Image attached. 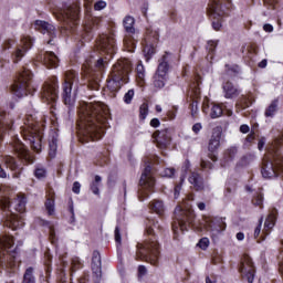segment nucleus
I'll return each mask as SVG.
<instances>
[{
	"label": "nucleus",
	"mask_w": 283,
	"mask_h": 283,
	"mask_svg": "<svg viewBox=\"0 0 283 283\" xmlns=\"http://www.w3.org/2000/svg\"><path fill=\"white\" fill-rule=\"evenodd\" d=\"M77 136L80 142L101 140L109 127V108L101 102H81L78 109Z\"/></svg>",
	"instance_id": "nucleus-1"
},
{
	"label": "nucleus",
	"mask_w": 283,
	"mask_h": 283,
	"mask_svg": "<svg viewBox=\"0 0 283 283\" xmlns=\"http://www.w3.org/2000/svg\"><path fill=\"white\" fill-rule=\"evenodd\" d=\"M154 229H160V224L154 219H147L146 221V232L149 238L144 241V243H137L136 260H145L149 262L153 266H158V260H160V244Z\"/></svg>",
	"instance_id": "nucleus-2"
},
{
	"label": "nucleus",
	"mask_w": 283,
	"mask_h": 283,
	"mask_svg": "<svg viewBox=\"0 0 283 283\" xmlns=\"http://www.w3.org/2000/svg\"><path fill=\"white\" fill-rule=\"evenodd\" d=\"M99 50L101 52H104V54H107V56L109 57H105V60L99 59L96 61L95 63V67L96 70H98V72L93 73L91 71H88V75H87V87L88 90H94V91H98L101 87V76H103V69L107 66V61H109V59H112V56H114L116 54V38H114V34H103L99 36Z\"/></svg>",
	"instance_id": "nucleus-3"
},
{
	"label": "nucleus",
	"mask_w": 283,
	"mask_h": 283,
	"mask_svg": "<svg viewBox=\"0 0 283 283\" xmlns=\"http://www.w3.org/2000/svg\"><path fill=\"white\" fill-rule=\"evenodd\" d=\"M283 171V134L276 139L270 153L263 158L261 174L263 178H277Z\"/></svg>",
	"instance_id": "nucleus-4"
},
{
	"label": "nucleus",
	"mask_w": 283,
	"mask_h": 283,
	"mask_svg": "<svg viewBox=\"0 0 283 283\" xmlns=\"http://www.w3.org/2000/svg\"><path fill=\"white\" fill-rule=\"evenodd\" d=\"M43 127H45L43 117L41 119H36L34 116L28 115L24 126H21L20 128L24 140H29L31 149L38 154L43 147Z\"/></svg>",
	"instance_id": "nucleus-5"
},
{
	"label": "nucleus",
	"mask_w": 283,
	"mask_h": 283,
	"mask_svg": "<svg viewBox=\"0 0 283 283\" xmlns=\"http://www.w3.org/2000/svg\"><path fill=\"white\" fill-rule=\"evenodd\" d=\"M12 207L18 213H23L25 211V197L18 196L13 201H10L9 198H2L0 201V208L2 211H9L10 213L6 214L4 226L12 231H17V229H21L23 227V218L14 212H12Z\"/></svg>",
	"instance_id": "nucleus-6"
},
{
	"label": "nucleus",
	"mask_w": 283,
	"mask_h": 283,
	"mask_svg": "<svg viewBox=\"0 0 283 283\" xmlns=\"http://www.w3.org/2000/svg\"><path fill=\"white\" fill-rule=\"evenodd\" d=\"M132 62L127 59L119 60L114 66L107 80L109 92H118L126 83H129V73L132 72Z\"/></svg>",
	"instance_id": "nucleus-7"
},
{
	"label": "nucleus",
	"mask_w": 283,
	"mask_h": 283,
	"mask_svg": "<svg viewBox=\"0 0 283 283\" xmlns=\"http://www.w3.org/2000/svg\"><path fill=\"white\" fill-rule=\"evenodd\" d=\"M17 248H14V237L3 235L0 238V266L2 269H17Z\"/></svg>",
	"instance_id": "nucleus-8"
},
{
	"label": "nucleus",
	"mask_w": 283,
	"mask_h": 283,
	"mask_svg": "<svg viewBox=\"0 0 283 283\" xmlns=\"http://www.w3.org/2000/svg\"><path fill=\"white\" fill-rule=\"evenodd\" d=\"M175 221L172 222V231L178 233V229L180 231H187V222L188 224H193V220H196V213L191 209H182V207L177 206L175 208Z\"/></svg>",
	"instance_id": "nucleus-9"
},
{
	"label": "nucleus",
	"mask_w": 283,
	"mask_h": 283,
	"mask_svg": "<svg viewBox=\"0 0 283 283\" xmlns=\"http://www.w3.org/2000/svg\"><path fill=\"white\" fill-rule=\"evenodd\" d=\"M30 81H32V71L28 69H23L19 75L18 80L11 86V92L18 98H23V96H28L30 94Z\"/></svg>",
	"instance_id": "nucleus-10"
},
{
	"label": "nucleus",
	"mask_w": 283,
	"mask_h": 283,
	"mask_svg": "<svg viewBox=\"0 0 283 283\" xmlns=\"http://www.w3.org/2000/svg\"><path fill=\"white\" fill-rule=\"evenodd\" d=\"M72 87H78V72L69 70L64 74V84L62 98L65 105H73L74 98H72Z\"/></svg>",
	"instance_id": "nucleus-11"
},
{
	"label": "nucleus",
	"mask_w": 283,
	"mask_h": 283,
	"mask_svg": "<svg viewBox=\"0 0 283 283\" xmlns=\"http://www.w3.org/2000/svg\"><path fill=\"white\" fill-rule=\"evenodd\" d=\"M134 17L127 15L124 18V28L126 30V35L124 38V48L126 52H134L136 50V43L138 41V34H136V29L134 28Z\"/></svg>",
	"instance_id": "nucleus-12"
},
{
	"label": "nucleus",
	"mask_w": 283,
	"mask_h": 283,
	"mask_svg": "<svg viewBox=\"0 0 283 283\" xmlns=\"http://www.w3.org/2000/svg\"><path fill=\"white\" fill-rule=\"evenodd\" d=\"M42 101L55 107L56 101H59V80L56 77L44 82L41 91Z\"/></svg>",
	"instance_id": "nucleus-13"
},
{
	"label": "nucleus",
	"mask_w": 283,
	"mask_h": 283,
	"mask_svg": "<svg viewBox=\"0 0 283 283\" xmlns=\"http://www.w3.org/2000/svg\"><path fill=\"white\" fill-rule=\"evenodd\" d=\"M156 186V179L151 172V165L145 167L142 177L139 179V191L142 196H149V191H154Z\"/></svg>",
	"instance_id": "nucleus-14"
},
{
	"label": "nucleus",
	"mask_w": 283,
	"mask_h": 283,
	"mask_svg": "<svg viewBox=\"0 0 283 283\" xmlns=\"http://www.w3.org/2000/svg\"><path fill=\"white\" fill-rule=\"evenodd\" d=\"M11 149L14 151V154L18 156L24 165H32L34 164V156L30 154V150L23 143H21V139L18 137L13 138V142L11 143Z\"/></svg>",
	"instance_id": "nucleus-15"
},
{
	"label": "nucleus",
	"mask_w": 283,
	"mask_h": 283,
	"mask_svg": "<svg viewBox=\"0 0 283 283\" xmlns=\"http://www.w3.org/2000/svg\"><path fill=\"white\" fill-rule=\"evenodd\" d=\"M242 280L248 283H253L255 279V265H253V260L248 254H244L241 259V264L239 268Z\"/></svg>",
	"instance_id": "nucleus-16"
},
{
	"label": "nucleus",
	"mask_w": 283,
	"mask_h": 283,
	"mask_svg": "<svg viewBox=\"0 0 283 283\" xmlns=\"http://www.w3.org/2000/svg\"><path fill=\"white\" fill-rule=\"evenodd\" d=\"M78 14H81V7L78 3L64 7L61 12L62 20L65 23H71L70 28H72V25H76V21H78Z\"/></svg>",
	"instance_id": "nucleus-17"
},
{
	"label": "nucleus",
	"mask_w": 283,
	"mask_h": 283,
	"mask_svg": "<svg viewBox=\"0 0 283 283\" xmlns=\"http://www.w3.org/2000/svg\"><path fill=\"white\" fill-rule=\"evenodd\" d=\"M36 63H42L49 70L59 67V57L52 51H40L35 56Z\"/></svg>",
	"instance_id": "nucleus-18"
},
{
	"label": "nucleus",
	"mask_w": 283,
	"mask_h": 283,
	"mask_svg": "<svg viewBox=\"0 0 283 283\" xmlns=\"http://www.w3.org/2000/svg\"><path fill=\"white\" fill-rule=\"evenodd\" d=\"M203 227L207 231H211V233H221V231L227 229V223L222 218L203 217Z\"/></svg>",
	"instance_id": "nucleus-19"
},
{
	"label": "nucleus",
	"mask_w": 283,
	"mask_h": 283,
	"mask_svg": "<svg viewBox=\"0 0 283 283\" xmlns=\"http://www.w3.org/2000/svg\"><path fill=\"white\" fill-rule=\"evenodd\" d=\"M153 138L159 149H167L171 145V132L168 128L155 132Z\"/></svg>",
	"instance_id": "nucleus-20"
},
{
	"label": "nucleus",
	"mask_w": 283,
	"mask_h": 283,
	"mask_svg": "<svg viewBox=\"0 0 283 283\" xmlns=\"http://www.w3.org/2000/svg\"><path fill=\"white\" fill-rule=\"evenodd\" d=\"M32 48V39L28 36H23L21 39L20 44L17 46L15 51L12 54L13 63H18L25 56V52H28Z\"/></svg>",
	"instance_id": "nucleus-21"
},
{
	"label": "nucleus",
	"mask_w": 283,
	"mask_h": 283,
	"mask_svg": "<svg viewBox=\"0 0 283 283\" xmlns=\"http://www.w3.org/2000/svg\"><path fill=\"white\" fill-rule=\"evenodd\" d=\"M2 158L8 169L13 172L12 178H21V174H23V166L19 165L17 159L10 155H6Z\"/></svg>",
	"instance_id": "nucleus-22"
},
{
	"label": "nucleus",
	"mask_w": 283,
	"mask_h": 283,
	"mask_svg": "<svg viewBox=\"0 0 283 283\" xmlns=\"http://www.w3.org/2000/svg\"><path fill=\"white\" fill-rule=\"evenodd\" d=\"M35 28L42 34H49V36H51V39L48 41V44L52 45V39H54V36H56V33H55L56 28H54V25H52L43 20H36Z\"/></svg>",
	"instance_id": "nucleus-23"
},
{
	"label": "nucleus",
	"mask_w": 283,
	"mask_h": 283,
	"mask_svg": "<svg viewBox=\"0 0 283 283\" xmlns=\"http://www.w3.org/2000/svg\"><path fill=\"white\" fill-rule=\"evenodd\" d=\"M171 70V53L165 52V54L159 59V64L156 71V74L167 76Z\"/></svg>",
	"instance_id": "nucleus-24"
},
{
	"label": "nucleus",
	"mask_w": 283,
	"mask_h": 283,
	"mask_svg": "<svg viewBox=\"0 0 283 283\" xmlns=\"http://www.w3.org/2000/svg\"><path fill=\"white\" fill-rule=\"evenodd\" d=\"M229 1L230 0H226ZM208 13L212 19H222L227 12H224V9H222V0H212V2L209 4Z\"/></svg>",
	"instance_id": "nucleus-25"
},
{
	"label": "nucleus",
	"mask_w": 283,
	"mask_h": 283,
	"mask_svg": "<svg viewBox=\"0 0 283 283\" xmlns=\"http://www.w3.org/2000/svg\"><path fill=\"white\" fill-rule=\"evenodd\" d=\"M200 81H198L197 77V86L195 85L192 90L190 91V111H191V116H196L198 114V98H200Z\"/></svg>",
	"instance_id": "nucleus-26"
},
{
	"label": "nucleus",
	"mask_w": 283,
	"mask_h": 283,
	"mask_svg": "<svg viewBox=\"0 0 283 283\" xmlns=\"http://www.w3.org/2000/svg\"><path fill=\"white\" fill-rule=\"evenodd\" d=\"M91 269L93 271L95 282H98L101 280V275H103V272L101 270V252L99 251L93 252Z\"/></svg>",
	"instance_id": "nucleus-27"
},
{
	"label": "nucleus",
	"mask_w": 283,
	"mask_h": 283,
	"mask_svg": "<svg viewBox=\"0 0 283 283\" xmlns=\"http://www.w3.org/2000/svg\"><path fill=\"white\" fill-rule=\"evenodd\" d=\"M6 129H12V119L6 112L0 111V143L3 140Z\"/></svg>",
	"instance_id": "nucleus-28"
},
{
	"label": "nucleus",
	"mask_w": 283,
	"mask_h": 283,
	"mask_svg": "<svg viewBox=\"0 0 283 283\" xmlns=\"http://www.w3.org/2000/svg\"><path fill=\"white\" fill-rule=\"evenodd\" d=\"M222 137V129L217 127L212 130L211 138L209 140L208 149L209 151L213 153L218 147H220V138Z\"/></svg>",
	"instance_id": "nucleus-29"
},
{
	"label": "nucleus",
	"mask_w": 283,
	"mask_h": 283,
	"mask_svg": "<svg viewBox=\"0 0 283 283\" xmlns=\"http://www.w3.org/2000/svg\"><path fill=\"white\" fill-rule=\"evenodd\" d=\"M276 219H277V209H272L264 222L263 233H265V235H269V232L271 231V229L275 227Z\"/></svg>",
	"instance_id": "nucleus-30"
},
{
	"label": "nucleus",
	"mask_w": 283,
	"mask_h": 283,
	"mask_svg": "<svg viewBox=\"0 0 283 283\" xmlns=\"http://www.w3.org/2000/svg\"><path fill=\"white\" fill-rule=\"evenodd\" d=\"M188 180L190 185H192L193 189H196V191H202V189H205V181L200 174L196 171L191 172Z\"/></svg>",
	"instance_id": "nucleus-31"
},
{
	"label": "nucleus",
	"mask_w": 283,
	"mask_h": 283,
	"mask_svg": "<svg viewBox=\"0 0 283 283\" xmlns=\"http://www.w3.org/2000/svg\"><path fill=\"white\" fill-rule=\"evenodd\" d=\"M222 90L224 92L226 98H235V96H240V91L238 87H235L233 83L229 81L223 83Z\"/></svg>",
	"instance_id": "nucleus-32"
},
{
	"label": "nucleus",
	"mask_w": 283,
	"mask_h": 283,
	"mask_svg": "<svg viewBox=\"0 0 283 283\" xmlns=\"http://www.w3.org/2000/svg\"><path fill=\"white\" fill-rule=\"evenodd\" d=\"M150 211L157 213V216H165V203L163 200L155 199L149 203Z\"/></svg>",
	"instance_id": "nucleus-33"
},
{
	"label": "nucleus",
	"mask_w": 283,
	"mask_h": 283,
	"mask_svg": "<svg viewBox=\"0 0 283 283\" xmlns=\"http://www.w3.org/2000/svg\"><path fill=\"white\" fill-rule=\"evenodd\" d=\"M44 266H45V277L46 282L50 280V275L52 273V254H50V250L44 252Z\"/></svg>",
	"instance_id": "nucleus-34"
},
{
	"label": "nucleus",
	"mask_w": 283,
	"mask_h": 283,
	"mask_svg": "<svg viewBox=\"0 0 283 283\" xmlns=\"http://www.w3.org/2000/svg\"><path fill=\"white\" fill-rule=\"evenodd\" d=\"M165 83H167V76L155 73L153 77V85L155 90H163V87H165Z\"/></svg>",
	"instance_id": "nucleus-35"
},
{
	"label": "nucleus",
	"mask_w": 283,
	"mask_h": 283,
	"mask_svg": "<svg viewBox=\"0 0 283 283\" xmlns=\"http://www.w3.org/2000/svg\"><path fill=\"white\" fill-rule=\"evenodd\" d=\"M216 48H218V41L209 40L206 46L208 52V55L206 56L207 61H213Z\"/></svg>",
	"instance_id": "nucleus-36"
},
{
	"label": "nucleus",
	"mask_w": 283,
	"mask_h": 283,
	"mask_svg": "<svg viewBox=\"0 0 283 283\" xmlns=\"http://www.w3.org/2000/svg\"><path fill=\"white\" fill-rule=\"evenodd\" d=\"M251 105H253V101L247 95H242L237 102L238 109H247V107H251Z\"/></svg>",
	"instance_id": "nucleus-37"
},
{
	"label": "nucleus",
	"mask_w": 283,
	"mask_h": 283,
	"mask_svg": "<svg viewBox=\"0 0 283 283\" xmlns=\"http://www.w3.org/2000/svg\"><path fill=\"white\" fill-rule=\"evenodd\" d=\"M224 114V108L218 104H210V117L220 118Z\"/></svg>",
	"instance_id": "nucleus-38"
},
{
	"label": "nucleus",
	"mask_w": 283,
	"mask_h": 283,
	"mask_svg": "<svg viewBox=\"0 0 283 283\" xmlns=\"http://www.w3.org/2000/svg\"><path fill=\"white\" fill-rule=\"evenodd\" d=\"M22 283H36V277H34V268H28L25 270Z\"/></svg>",
	"instance_id": "nucleus-39"
},
{
	"label": "nucleus",
	"mask_w": 283,
	"mask_h": 283,
	"mask_svg": "<svg viewBox=\"0 0 283 283\" xmlns=\"http://www.w3.org/2000/svg\"><path fill=\"white\" fill-rule=\"evenodd\" d=\"M235 156H238V148L230 147L224 151L223 159L226 163H231V160L235 159Z\"/></svg>",
	"instance_id": "nucleus-40"
},
{
	"label": "nucleus",
	"mask_w": 283,
	"mask_h": 283,
	"mask_svg": "<svg viewBox=\"0 0 283 283\" xmlns=\"http://www.w3.org/2000/svg\"><path fill=\"white\" fill-rule=\"evenodd\" d=\"M159 36L160 35L158 34V31L147 29V31H146V42H148V43H158Z\"/></svg>",
	"instance_id": "nucleus-41"
},
{
	"label": "nucleus",
	"mask_w": 283,
	"mask_h": 283,
	"mask_svg": "<svg viewBox=\"0 0 283 283\" xmlns=\"http://www.w3.org/2000/svg\"><path fill=\"white\" fill-rule=\"evenodd\" d=\"M277 99H273L271 104L268 106V108L265 109L266 118H272V116H275V112H277Z\"/></svg>",
	"instance_id": "nucleus-42"
},
{
	"label": "nucleus",
	"mask_w": 283,
	"mask_h": 283,
	"mask_svg": "<svg viewBox=\"0 0 283 283\" xmlns=\"http://www.w3.org/2000/svg\"><path fill=\"white\" fill-rule=\"evenodd\" d=\"M101 181H102L101 176L96 175L94 181H92V184L90 186L91 191L95 196H98V193H99L98 187H101Z\"/></svg>",
	"instance_id": "nucleus-43"
},
{
	"label": "nucleus",
	"mask_w": 283,
	"mask_h": 283,
	"mask_svg": "<svg viewBox=\"0 0 283 283\" xmlns=\"http://www.w3.org/2000/svg\"><path fill=\"white\" fill-rule=\"evenodd\" d=\"M44 206H45L48 213L50 216H54V196L48 197Z\"/></svg>",
	"instance_id": "nucleus-44"
},
{
	"label": "nucleus",
	"mask_w": 283,
	"mask_h": 283,
	"mask_svg": "<svg viewBox=\"0 0 283 283\" xmlns=\"http://www.w3.org/2000/svg\"><path fill=\"white\" fill-rule=\"evenodd\" d=\"M148 114H149V105L147 103H143L139 107V118H142V120H145Z\"/></svg>",
	"instance_id": "nucleus-45"
},
{
	"label": "nucleus",
	"mask_w": 283,
	"mask_h": 283,
	"mask_svg": "<svg viewBox=\"0 0 283 283\" xmlns=\"http://www.w3.org/2000/svg\"><path fill=\"white\" fill-rule=\"evenodd\" d=\"M136 72L138 83H145V66L143 64L137 65Z\"/></svg>",
	"instance_id": "nucleus-46"
},
{
	"label": "nucleus",
	"mask_w": 283,
	"mask_h": 283,
	"mask_svg": "<svg viewBox=\"0 0 283 283\" xmlns=\"http://www.w3.org/2000/svg\"><path fill=\"white\" fill-rule=\"evenodd\" d=\"M263 202H264V195L262 193H259L252 199V205H254V207H260L261 209H262Z\"/></svg>",
	"instance_id": "nucleus-47"
},
{
	"label": "nucleus",
	"mask_w": 283,
	"mask_h": 283,
	"mask_svg": "<svg viewBox=\"0 0 283 283\" xmlns=\"http://www.w3.org/2000/svg\"><path fill=\"white\" fill-rule=\"evenodd\" d=\"M198 248L202 249V251H207V249L209 248V239L208 238L200 239V241L198 242Z\"/></svg>",
	"instance_id": "nucleus-48"
},
{
	"label": "nucleus",
	"mask_w": 283,
	"mask_h": 283,
	"mask_svg": "<svg viewBox=\"0 0 283 283\" xmlns=\"http://www.w3.org/2000/svg\"><path fill=\"white\" fill-rule=\"evenodd\" d=\"M34 176L35 178H38L39 180H42V178H45L46 176V171L44 168H36L34 170Z\"/></svg>",
	"instance_id": "nucleus-49"
},
{
	"label": "nucleus",
	"mask_w": 283,
	"mask_h": 283,
	"mask_svg": "<svg viewBox=\"0 0 283 283\" xmlns=\"http://www.w3.org/2000/svg\"><path fill=\"white\" fill-rule=\"evenodd\" d=\"M174 174H176V169H174V168H166L161 172V176L164 178H174Z\"/></svg>",
	"instance_id": "nucleus-50"
},
{
	"label": "nucleus",
	"mask_w": 283,
	"mask_h": 283,
	"mask_svg": "<svg viewBox=\"0 0 283 283\" xmlns=\"http://www.w3.org/2000/svg\"><path fill=\"white\" fill-rule=\"evenodd\" d=\"M134 98V90H129L125 95H124V103H126V105H129V103H132Z\"/></svg>",
	"instance_id": "nucleus-51"
},
{
	"label": "nucleus",
	"mask_w": 283,
	"mask_h": 283,
	"mask_svg": "<svg viewBox=\"0 0 283 283\" xmlns=\"http://www.w3.org/2000/svg\"><path fill=\"white\" fill-rule=\"evenodd\" d=\"M212 28L213 30H220L222 28V18H213Z\"/></svg>",
	"instance_id": "nucleus-52"
},
{
	"label": "nucleus",
	"mask_w": 283,
	"mask_h": 283,
	"mask_svg": "<svg viewBox=\"0 0 283 283\" xmlns=\"http://www.w3.org/2000/svg\"><path fill=\"white\" fill-rule=\"evenodd\" d=\"M107 8V2L99 0L94 4L95 10H105Z\"/></svg>",
	"instance_id": "nucleus-53"
},
{
	"label": "nucleus",
	"mask_w": 283,
	"mask_h": 283,
	"mask_svg": "<svg viewBox=\"0 0 283 283\" xmlns=\"http://www.w3.org/2000/svg\"><path fill=\"white\" fill-rule=\"evenodd\" d=\"M144 52L145 54H148V56H151L156 54V49L154 46H145Z\"/></svg>",
	"instance_id": "nucleus-54"
},
{
	"label": "nucleus",
	"mask_w": 283,
	"mask_h": 283,
	"mask_svg": "<svg viewBox=\"0 0 283 283\" xmlns=\"http://www.w3.org/2000/svg\"><path fill=\"white\" fill-rule=\"evenodd\" d=\"M71 269L72 271H76V269H81V261H78V259H73Z\"/></svg>",
	"instance_id": "nucleus-55"
},
{
	"label": "nucleus",
	"mask_w": 283,
	"mask_h": 283,
	"mask_svg": "<svg viewBox=\"0 0 283 283\" xmlns=\"http://www.w3.org/2000/svg\"><path fill=\"white\" fill-rule=\"evenodd\" d=\"M201 167L202 169H213V164H211V161L201 160Z\"/></svg>",
	"instance_id": "nucleus-56"
},
{
	"label": "nucleus",
	"mask_w": 283,
	"mask_h": 283,
	"mask_svg": "<svg viewBox=\"0 0 283 283\" xmlns=\"http://www.w3.org/2000/svg\"><path fill=\"white\" fill-rule=\"evenodd\" d=\"M50 156H54V154H56V142L52 140V143H50Z\"/></svg>",
	"instance_id": "nucleus-57"
},
{
	"label": "nucleus",
	"mask_w": 283,
	"mask_h": 283,
	"mask_svg": "<svg viewBox=\"0 0 283 283\" xmlns=\"http://www.w3.org/2000/svg\"><path fill=\"white\" fill-rule=\"evenodd\" d=\"M138 275H139L140 277L147 275V268H146L145 265H139V266H138Z\"/></svg>",
	"instance_id": "nucleus-58"
},
{
	"label": "nucleus",
	"mask_w": 283,
	"mask_h": 283,
	"mask_svg": "<svg viewBox=\"0 0 283 283\" xmlns=\"http://www.w3.org/2000/svg\"><path fill=\"white\" fill-rule=\"evenodd\" d=\"M72 191H73V193H81V184L78 181H75L73 184Z\"/></svg>",
	"instance_id": "nucleus-59"
},
{
	"label": "nucleus",
	"mask_w": 283,
	"mask_h": 283,
	"mask_svg": "<svg viewBox=\"0 0 283 283\" xmlns=\"http://www.w3.org/2000/svg\"><path fill=\"white\" fill-rule=\"evenodd\" d=\"M149 165H158L160 163V158L158 156H151L150 159H148Z\"/></svg>",
	"instance_id": "nucleus-60"
},
{
	"label": "nucleus",
	"mask_w": 283,
	"mask_h": 283,
	"mask_svg": "<svg viewBox=\"0 0 283 283\" xmlns=\"http://www.w3.org/2000/svg\"><path fill=\"white\" fill-rule=\"evenodd\" d=\"M275 3H277V0H264V4H265L268 8L274 9V8H275Z\"/></svg>",
	"instance_id": "nucleus-61"
},
{
	"label": "nucleus",
	"mask_w": 283,
	"mask_h": 283,
	"mask_svg": "<svg viewBox=\"0 0 283 283\" xmlns=\"http://www.w3.org/2000/svg\"><path fill=\"white\" fill-rule=\"evenodd\" d=\"M200 129H202V124L200 123H196L193 126H192V132L195 134H200Z\"/></svg>",
	"instance_id": "nucleus-62"
},
{
	"label": "nucleus",
	"mask_w": 283,
	"mask_h": 283,
	"mask_svg": "<svg viewBox=\"0 0 283 283\" xmlns=\"http://www.w3.org/2000/svg\"><path fill=\"white\" fill-rule=\"evenodd\" d=\"M175 111H169L167 116L170 120H174L176 118V112H178V107H174Z\"/></svg>",
	"instance_id": "nucleus-63"
},
{
	"label": "nucleus",
	"mask_w": 283,
	"mask_h": 283,
	"mask_svg": "<svg viewBox=\"0 0 283 283\" xmlns=\"http://www.w3.org/2000/svg\"><path fill=\"white\" fill-rule=\"evenodd\" d=\"M115 242H120V229L118 227L115 228Z\"/></svg>",
	"instance_id": "nucleus-64"
}]
</instances>
